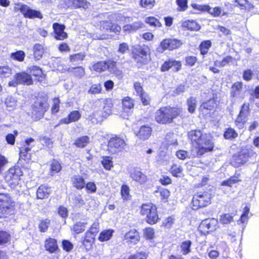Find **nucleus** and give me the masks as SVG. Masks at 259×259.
Wrapping results in <instances>:
<instances>
[{
    "label": "nucleus",
    "instance_id": "obj_1",
    "mask_svg": "<svg viewBox=\"0 0 259 259\" xmlns=\"http://www.w3.org/2000/svg\"><path fill=\"white\" fill-rule=\"evenodd\" d=\"M188 136L192 144L197 146V151L192 154L193 156L202 155L204 153L213 149V143L210 136L202 133L200 130H191L188 132Z\"/></svg>",
    "mask_w": 259,
    "mask_h": 259
},
{
    "label": "nucleus",
    "instance_id": "obj_40",
    "mask_svg": "<svg viewBox=\"0 0 259 259\" xmlns=\"http://www.w3.org/2000/svg\"><path fill=\"white\" fill-rule=\"evenodd\" d=\"M113 234V231L112 230H105L102 232L99 237V240L101 241H105L109 240Z\"/></svg>",
    "mask_w": 259,
    "mask_h": 259
},
{
    "label": "nucleus",
    "instance_id": "obj_59",
    "mask_svg": "<svg viewBox=\"0 0 259 259\" xmlns=\"http://www.w3.org/2000/svg\"><path fill=\"white\" fill-rule=\"evenodd\" d=\"M193 154V153L191 154V155H189V154L186 151L179 150L177 152L176 155L178 158L184 160L186 159L187 158H190L191 157H193L192 156Z\"/></svg>",
    "mask_w": 259,
    "mask_h": 259
},
{
    "label": "nucleus",
    "instance_id": "obj_64",
    "mask_svg": "<svg viewBox=\"0 0 259 259\" xmlns=\"http://www.w3.org/2000/svg\"><path fill=\"white\" fill-rule=\"evenodd\" d=\"M39 140L42 145L47 146L48 147H50L52 144L51 139L47 137L40 136L39 138Z\"/></svg>",
    "mask_w": 259,
    "mask_h": 259
},
{
    "label": "nucleus",
    "instance_id": "obj_52",
    "mask_svg": "<svg viewBox=\"0 0 259 259\" xmlns=\"http://www.w3.org/2000/svg\"><path fill=\"white\" fill-rule=\"evenodd\" d=\"M62 167L60 163L56 160H53L52 161L51 166V172L53 174L59 172L61 170Z\"/></svg>",
    "mask_w": 259,
    "mask_h": 259
},
{
    "label": "nucleus",
    "instance_id": "obj_3",
    "mask_svg": "<svg viewBox=\"0 0 259 259\" xmlns=\"http://www.w3.org/2000/svg\"><path fill=\"white\" fill-rule=\"evenodd\" d=\"M141 214L145 216L146 221L149 224H155L159 219L155 205L151 203L143 204L141 206Z\"/></svg>",
    "mask_w": 259,
    "mask_h": 259
},
{
    "label": "nucleus",
    "instance_id": "obj_48",
    "mask_svg": "<svg viewBox=\"0 0 259 259\" xmlns=\"http://www.w3.org/2000/svg\"><path fill=\"white\" fill-rule=\"evenodd\" d=\"M145 21L146 23L152 26L160 27L161 26V23L159 21V20L154 17H146L145 18Z\"/></svg>",
    "mask_w": 259,
    "mask_h": 259
},
{
    "label": "nucleus",
    "instance_id": "obj_35",
    "mask_svg": "<svg viewBox=\"0 0 259 259\" xmlns=\"http://www.w3.org/2000/svg\"><path fill=\"white\" fill-rule=\"evenodd\" d=\"M238 136V133L233 128L229 127L226 129L224 134V138L227 140H232L236 139Z\"/></svg>",
    "mask_w": 259,
    "mask_h": 259
},
{
    "label": "nucleus",
    "instance_id": "obj_15",
    "mask_svg": "<svg viewBox=\"0 0 259 259\" xmlns=\"http://www.w3.org/2000/svg\"><path fill=\"white\" fill-rule=\"evenodd\" d=\"M181 62L179 61H176L173 59H169L163 64L161 67V70L163 72L168 71L172 68L174 71L177 72L181 68Z\"/></svg>",
    "mask_w": 259,
    "mask_h": 259
},
{
    "label": "nucleus",
    "instance_id": "obj_5",
    "mask_svg": "<svg viewBox=\"0 0 259 259\" xmlns=\"http://www.w3.org/2000/svg\"><path fill=\"white\" fill-rule=\"evenodd\" d=\"M13 211V201L9 194H0V218L6 217Z\"/></svg>",
    "mask_w": 259,
    "mask_h": 259
},
{
    "label": "nucleus",
    "instance_id": "obj_30",
    "mask_svg": "<svg viewBox=\"0 0 259 259\" xmlns=\"http://www.w3.org/2000/svg\"><path fill=\"white\" fill-rule=\"evenodd\" d=\"M68 71L78 78H81L85 74V69L82 66L69 68Z\"/></svg>",
    "mask_w": 259,
    "mask_h": 259
},
{
    "label": "nucleus",
    "instance_id": "obj_6",
    "mask_svg": "<svg viewBox=\"0 0 259 259\" xmlns=\"http://www.w3.org/2000/svg\"><path fill=\"white\" fill-rule=\"evenodd\" d=\"M22 175V171L19 167H11L7 172L5 180L8 185L11 187L14 188L16 185H18L20 177Z\"/></svg>",
    "mask_w": 259,
    "mask_h": 259
},
{
    "label": "nucleus",
    "instance_id": "obj_62",
    "mask_svg": "<svg viewBox=\"0 0 259 259\" xmlns=\"http://www.w3.org/2000/svg\"><path fill=\"white\" fill-rule=\"evenodd\" d=\"M155 4V0H141L140 4L142 7L152 8Z\"/></svg>",
    "mask_w": 259,
    "mask_h": 259
},
{
    "label": "nucleus",
    "instance_id": "obj_49",
    "mask_svg": "<svg viewBox=\"0 0 259 259\" xmlns=\"http://www.w3.org/2000/svg\"><path fill=\"white\" fill-rule=\"evenodd\" d=\"M120 193L121 197L124 200H127L130 199V188L127 185H123L121 186Z\"/></svg>",
    "mask_w": 259,
    "mask_h": 259
},
{
    "label": "nucleus",
    "instance_id": "obj_29",
    "mask_svg": "<svg viewBox=\"0 0 259 259\" xmlns=\"http://www.w3.org/2000/svg\"><path fill=\"white\" fill-rule=\"evenodd\" d=\"M51 192V191L50 188L45 185H41L37 190V197L38 199H44L48 197Z\"/></svg>",
    "mask_w": 259,
    "mask_h": 259
},
{
    "label": "nucleus",
    "instance_id": "obj_36",
    "mask_svg": "<svg viewBox=\"0 0 259 259\" xmlns=\"http://www.w3.org/2000/svg\"><path fill=\"white\" fill-rule=\"evenodd\" d=\"M191 245L192 242L190 240H186L181 243L180 249L183 255H187L191 252Z\"/></svg>",
    "mask_w": 259,
    "mask_h": 259
},
{
    "label": "nucleus",
    "instance_id": "obj_46",
    "mask_svg": "<svg viewBox=\"0 0 259 259\" xmlns=\"http://www.w3.org/2000/svg\"><path fill=\"white\" fill-rule=\"evenodd\" d=\"M85 57L84 53H79L70 55L69 58L71 62L76 63L82 61Z\"/></svg>",
    "mask_w": 259,
    "mask_h": 259
},
{
    "label": "nucleus",
    "instance_id": "obj_13",
    "mask_svg": "<svg viewBox=\"0 0 259 259\" xmlns=\"http://www.w3.org/2000/svg\"><path fill=\"white\" fill-rule=\"evenodd\" d=\"M246 92L245 87H243L242 82H236L231 89V95L233 97L243 99Z\"/></svg>",
    "mask_w": 259,
    "mask_h": 259
},
{
    "label": "nucleus",
    "instance_id": "obj_60",
    "mask_svg": "<svg viewBox=\"0 0 259 259\" xmlns=\"http://www.w3.org/2000/svg\"><path fill=\"white\" fill-rule=\"evenodd\" d=\"M106 70L107 69L109 72L112 73L116 68V63L115 61L108 60L106 61Z\"/></svg>",
    "mask_w": 259,
    "mask_h": 259
},
{
    "label": "nucleus",
    "instance_id": "obj_12",
    "mask_svg": "<svg viewBox=\"0 0 259 259\" xmlns=\"http://www.w3.org/2000/svg\"><path fill=\"white\" fill-rule=\"evenodd\" d=\"M34 141V140L31 138L25 140V143L26 145H25L24 147H21L20 149V161H21L22 160H24L26 161H28L30 160L31 155L28 153V152L31 150V148L34 145H32L31 147L29 146Z\"/></svg>",
    "mask_w": 259,
    "mask_h": 259
},
{
    "label": "nucleus",
    "instance_id": "obj_61",
    "mask_svg": "<svg viewBox=\"0 0 259 259\" xmlns=\"http://www.w3.org/2000/svg\"><path fill=\"white\" fill-rule=\"evenodd\" d=\"M176 3L179 6V11H184L188 8L187 0H177Z\"/></svg>",
    "mask_w": 259,
    "mask_h": 259
},
{
    "label": "nucleus",
    "instance_id": "obj_7",
    "mask_svg": "<svg viewBox=\"0 0 259 259\" xmlns=\"http://www.w3.org/2000/svg\"><path fill=\"white\" fill-rule=\"evenodd\" d=\"M126 144L123 139L114 137L110 139L108 143V151L111 154H115L122 151Z\"/></svg>",
    "mask_w": 259,
    "mask_h": 259
},
{
    "label": "nucleus",
    "instance_id": "obj_44",
    "mask_svg": "<svg viewBox=\"0 0 259 259\" xmlns=\"http://www.w3.org/2000/svg\"><path fill=\"white\" fill-rule=\"evenodd\" d=\"M233 221V216L230 213L222 214L220 218V222L223 224H228Z\"/></svg>",
    "mask_w": 259,
    "mask_h": 259
},
{
    "label": "nucleus",
    "instance_id": "obj_31",
    "mask_svg": "<svg viewBox=\"0 0 259 259\" xmlns=\"http://www.w3.org/2000/svg\"><path fill=\"white\" fill-rule=\"evenodd\" d=\"M240 174H236L230 178L229 179L224 181L222 183V185L227 186L229 187H232L234 185L240 181Z\"/></svg>",
    "mask_w": 259,
    "mask_h": 259
},
{
    "label": "nucleus",
    "instance_id": "obj_63",
    "mask_svg": "<svg viewBox=\"0 0 259 259\" xmlns=\"http://www.w3.org/2000/svg\"><path fill=\"white\" fill-rule=\"evenodd\" d=\"M145 237L148 239H152L154 236V230L151 228H147L144 230Z\"/></svg>",
    "mask_w": 259,
    "mask_h": 259
},
{
    "label": "nucleus",
    "instance_id": "obj_16",
    "mask_svg": "<svg viewBox=\"0 0 259 259\" xmlns=\"http://www.w3.org/2000/svg\"><path fill=\"white\" fill-rule=\"evenodd\" d=\"M81 116V113L78 111L73 110L68 114L67 117L61 119L57 126L77 121L80 118Z\"/></svg>",
    "mask_w": 259,
    "mask_h": 259
},
{
    "label": "nucleus",
    "instance_id": "obj_20",
    "mask_svg": "<svg viewBox=\"0 0 259 259\" xmlns=\"http://www.w3.org/2000/svg\"><path fill=\"white\" fill-rule=\"evenodd\" d=\"M49 108V105L46 101H37L33 105V110L39 116H42Z\"/></svg>",
    "mask_w": 259,
    "mask_h": 259
},
{
    "label": "nucleus",
    "instance_id": "obj_53",
    "mask_svg": "<svg viewBox=\"0 0 259 259\" xmlns=\"http://www.w3.org/2000/svg\"><path fill=\"white\" fill-rule=\"evenodd\" d=\"M50 225V221L49 220L46 219L41 221L38 226L39 231L41 232H46L48 230Z\"/></svg>",
    "mask_w": 259,
    "mask_h": 259
},
{
    "label": "nucleus",
    "instance_id": "obj_11",
    "mask_svg": "<svg viewBox=\"0 0 259 259\" xmlns=\"http://www.w3.org/2000/svg\"><path fill=\"white\" fill-rule=\"evenodd\" d=\"M183 44L181 40L172 38H166L163 39L160 44V49L162 51L166 50H173L180 47Z\"/></svg>",
    "mask_w": 259,
    "mask_h": 259
},
{
    "label": "nucleus",
    "instance_id": "obj_39",
    "mask_svg": "<svg viewBox=\"0 0 259 259\" xmlns=\"http://www.w3.org/2000/svg\"><path fill=\"white\" fill-rule=\"evenodd\" d=\"M12 74V69L8 66H0V77L6 78Z\"/></svg>",
    "mask_w": 259,
    "mask_h": 259
},
{
    "label": "nucleus",
    "instance_id": "obj_51",
    "mask_svg": "<svg viewBox=\"0 0 259 259\" xmlns=\"http://www.w3.org/2000/svg\"><path fill=\"white\" fill-rule=\"evenodd\" d=\"M182 166L178 164H174L171 167V172L174 176L180 177L182 173Z\"/></svg>",
    "mask_w": 259,
    "mask_h": 259
},
{
    "label": "nucleus",
    "instance_id": "obj_37",
    "mask_svg": "<svg viewBox=\"0 0 259 259\" xmlns=\"http://www.w3.org/2000/svg\"><path fill=\"white\" fill-rule=\"evenodd\" d=\"M106 61H100L94 63L90 67L91 70H94L96 72H101L106 70Z\"/></svg>",
    "mask_w": 259,
    "mask_h": 259
},
{
    "label": "nucleus",
    "instance_id": "obj_24",
    "mask_svg": "<svg viewBox=\"0 0 259 259\" xmlns=\"http://www.w3.org/2000/svg\"><path fill=\"white\" fill-rule=\"evenodd\" d=\"M131 177L133 180L138 182L141 185L145 184L147 181V176L138 170H135L131 174Z\"/></svg>",
    "mask_w": 259,
    "mask_h": 259
},
{
    "label": "nucleus",
    "instance_id": "obj_18",
    "mask_svg": "<svg viewBox=\"0 0 259 259\" xmlns=\"http://www.w3.org/2000/svg\"><path fill=\"white\" fill-rule=\"evenodd\" d=\"M68 8L72 6L75 8L88 9L90 3L86 0H64Z\"/></svg>",
    "mask_w": 259,
    "mask_h": 259
},
{
    "label": "nucleus",
    "instance_id": "obj_4",
    "mask_svg": "<svg viewBox=\"0 0 259 259\" xmlns=\"http://www.w3.org/2000/svg\"><path fill=\"white\" fill-rule=\"evenodd\" d=\"M211 195L207 192H199L195 194L192 200V208L197 209L210 204Z\"/></svg>",
    "mask_w": 259,
    "mask_h": 259
},
{
    "label": "nucleus",
    "instance_id": "obj_32",
    "mask_svg": "<svg viewBox=\"0 0 259 259\" xmlns=\"http://www.w3.org/2000/svg\"><path fill=\"white\" fill-rule=\"evenodd\" d=\"M33 54L34 58L37 60H40L44 54V50L42 46L39 44H36L33 47Z\"/></svg>",
    "mask_w": 259,
    "mask_h": 259
},
{
    "label": "nucleus",
    "instance_id": "obj_50",
    "mask_svg": "<svg viewBox=\"0 0 259 259\" xmlns=\"http://www.w3.org/2000/svg\"><path fill=\"white\" fill-rule=\"evenodd\" d=\"M133 101L128 97L124 98L122 100V106L124 109H131L134 107Z\"/></svg>",
    "mask_w": 259,
    "mask_h": 259
},
{
    "label": "nucleus",
    "instance_id": "obj_58",
    "mask_svg": "<svg viewBox=\"0 0 259 259\" xmlns=\"http://www.w3.org/2000/svg\"><path fill=\"white\" fill-rule=\"evenodd\" d=\"M102 91V87L100 84H93L88 92L91 94H96L100 93Z\"/></svg>",
    "mask_w": 259,
    "mask_h": 259
},
{
    "label": "nucleus",
    "instance_id": "obj_28",
    "mask_svg": "<svg viewBox=\"0 0 259 259\" xmlns=\"http://www.w3.org/2000/svg\"><path fill=\"white\" fill-rule=\"evenodd\" d=\"M206 12L214 17H218L220 16H224L227 15L228 13L226 12H223L221 8L216 7L211 8L209 6H207Z\"/></svg>",
    "mask_w": 259,
    "mask_h": 259
},
{
    "label": "nucleus",
    "instance_id": "obj_8",
    "mask_svg": "<svg viewBox=\"0 0 259 259\" xmlns=\"http://www.w3.org/2000/svg\"><path fill=\"white\" fill-rule=\"evenodd\" d=\"M217 224L218 221L215 219H206L200 223L198 227V230L202 234L205 235L214 230Z\"/></svg>",
    "mask_w": 259,
    "mask_h": 259
},
{
    "label": "nucleus",
    "instance_id": "obj_38",
    "mask_svg": "<svg viewBox=\"0 0 259 259\" xmlns=\"http://www.w3.org/2000/svg\"><path fill=\"white\" fill-rule=\"evenodd\" d=\"M87 223L86 222H78L74 225L73 226V231L76 234H79L82 232H83L85 228Z\"/></svg>",
    "mask_w": 259,
    "mask_h": 259
},
{
    "label": "nucleus",
    "instance_id": "obj_43",
    "mask_svg": "<svg viewBox=\"0 0 259 259\" xmlns=\"http://www.w3.org/2000/svg\"><path fill=\"white\" fill-rule=\"evenodd\" d=\"M211 42L210 40H206L202 42L200 45V50L202 55L207 53L209 49L210 48Z\"/></svg>",
    "mask_w": 259,
    "mask_h": 259
},
{
    "label": "nucleus",
    "instance_id": "obj_41",
    "mask_svg": "<svg viewBox=\"0 0 259 259\" xmlns=\"http://www.w3.org/2000/svg\"><path fill=\"white\" fill-rule=\"evenodd\" d=\"M247 115L239 113L236 120H235V123L237 126L239 128H242L245 123H246Z\"/></svg>",
    "mask_w": 259,
    "mask_h": 259
},
{
    "label": "nucleus",
    "instance_id": "obj_19",
    "mask_svg": "<svg viewBox=\"0 0 259 259\" xmlns=\"http://www.w3.org/2000/svg\"><path fill=\"white\" fill-rule=\"evenodd\" d=\"M247 160V155L245 153L239 152L233 155L231 163L235 167H239Z\"/></svg>",
    "mask_w": 259,
    "mask_h": 259
},
{
    "label": "nucleus",
    "instance_id": "obj_17",
    "mask_svg": "<svg viewBox=\"0 0 259 259\" xmlns=\"http://www.w3.org/2000/svg\"><path fill=\"white\" fill-rule=\"evenodd\" d=\"M55 32V37L58 40H63L67 37V33L64 31L65 26L58 23H55L53 25Z\"/></svg>",
    "mask_w": 259,
    "mask_h": 259
},
{
    "label": "nucleus",
    "instance_id": "obj_54",
    "mask_svg": "<svg viewBox=\"0 0 259 259\" xmlns=\"http://www.w3.org/2000/svg\"><path fill=\"white\" fill-rule=\"evenodd\" d=\"M10 235L6 231H0V245L7 243L10 240Z\"/></svg>",
    "mask_w": 259,
    "mask_h": 259
},
{
    "label": "nucleus",
    "instance_id": "obj_21",
    "mask_svg": "<svg viewBox=\"0 0 259 259\" xmlns=\"http://www.w3.org/2000/svg\"><path fill=\"white\" fill-rule=\"evenodd\" d=\"M14 78L17 79L19 84H31L32 83L31 77L25 72L17 73L14 75Z\"/></svg>",
    "mask_w": 259,
    "mask_h": 259
},
{
    "label": "nucleus",
    "instance_id": "obj_47",
    "mask_svg": "<svg viewBox=\"0 0 259 259\" xmlns=\"http://www.w3.org/2000/svg\"><path fill=\"white\" fill-rule=\"evenodd\" d=\"M112 104L111 103H106L104 104L102 111L101 116L106 117L111 113Z\"/></svg>",
    "mask_w": 259,
    "mask_h": 259
},
{
    "label": "nucleus",
    "instance_id": "obj_27",
    "mask_svg": "<svg viewBox=\"0 0 259 259\" xmlns=\"http://www.w3.org/2000/svg\"><path fill=\"white\" fill-rule=\"evenodd\" d=\"M71 180L73 186L77 189L80 190L85 187V180L79 175L73 176L71 177Z\"/></svg>",
    "mask_w": 259,
    "mask_h": 259
},
{
    "label": "nucleus",
    "instance_id": "obj_9",
    "mask_svg": "<svg viewBox=\"0 0 259 259\" xmlns=\"http://www.w3.org/2000/svg\"><path fill=\"white\" fill-rule=\"evenodd\" d=\"M16 6L18 7L16 8L18 9L25 17L31 19L35 18H42V15L39 11L31 9L27 5L18 4H16Z\"/></svg>",
    "mask_w": 259,
    "mask_h": 259
},
{
    "label": "nucleus",
    "instance_id": "obj_33",
    "mask_svg": "<svg viewBox=\"0 0 259 259\" xmlns=\"http://www.w3.org/2000/svg\"><path fill=\"white\" fill-rule=\"evenodd\" d=\"M90 142V138L88 136H82L77 138L74 142V144L78 148L85 147Z\"/></svg>",
    "mask_w": 259,
    "mask_h": 259
},
{
    "label": "nucleus",
    "instance_id": "obj_10",
    "mask_svg": "<svg viewBox=\"0 0 259 259\" xmlns=\"http://www.w3.org/2000/svg\"><path fill=\"white\" fill-rule=\"evenodd\" d=\"M148 51L147 48L138 46L134 53L133 58L138 63L141 65L146 64L148 62Z\"/></svg>",
    "mask_w": 259,
    "mask_h": 259
},
{
    "label": "nucleus",
    "instance_id": "obj_23",
    "mask_svg": "<svg viewBox=\"0 0 259 259\" xmlns=\"http://www.w3.org/2000/svg\"><path fill=\"white\" fill-rule=\"evenodd\" d=\"M45 247L51 253H55L59 249L56 240L52 238L46 240Z\"/></svg>",
    "mask_w": 259,
    "mask_h": 259
},
{
    "label": "nucleus",
    "instance_id": "obj_14",
    "mask_svg": "<svg viewBox=\"0 0 259 259\" xmlns=\"http://www.w3.org/2000/svg\"><path fill=\"white\" fill-rule=\"evenodd\" d=\"M216 105V101L214 99H211L201 104L200 110L202 114L206 116H210L211 112L213 110Z\"/></svg>",
    "mask_w": 259,
    "mask_h": 259
},
{
    "label": "nucleus",
    "instance_id": "obj_25",
    "mask_svg": "<svg viewBox=\"0 0 259 259\" xmlns=\"http://www.w3.org/2000/svg\"><path fill=\"white\" fill-rule=\"evenodd\" d=\"M139 234L135 229L129 231L124 235V240L134 244L137 243L139 241Z\"/></svg>",
    "mask_w": 259,
    "mask_h": 259
},
{
    "label": "nucleus",
    "instance_id": "obj_42",
    "mask_svg": "<svg viewBox=\"0 0 259 259\" xmlns=\"http://www.w3.org/2000/svg\"><path fill=\"white\" fill-rule=\"evenodd\" d=\"M25 56V53L22 51H18L11 54L10 57L13 60L22 62L24 60Z\"/></svg>",
    "mask_w": 259,
    "mask_h": 259
},
{
    "label": "nucleus",
    "instance_id": "obj_34",
    "mask_svg": "<svg viewBox=\"0 0 259 259\" xmlns=\"http://www.w3.org/2000/svg\"><path fill=\"white\" fill-rule=\"evenodd\" d=\"M5 103L9 110H13L17 106V100L12 96H9L6 99Z\"/></svg>",
    "mask_w": 259,
    "mask_h": 259
},
{
    "label": "nucleus",
    "instance_id": "obj_45",
    "mask_svg": "<svg viewBox=\"0 0 259 259\" xmlns=\"http://www.w3.org/2000/svg\"><path fill=\"white\" fill-rule=\"evenodd\" d=\"M196 99L195 97H191L187 100V105L188 106V111L190 113H193L196 107Z\"/></svg>",
    "mask_w": 259,
    "mask_h": 259
},
{
    "label": "nucleus",
    "instance_id": "obj_2",
    "mask_svg": "<svg viewBox=\"0 0 259 259\" xmlns=\"http://www.w3.org/2000/svg\"><path fill=\"white\" fill-rule=\"evenodd\" d=\"M179 108L163 107L158 110L155 115L156 121L161 124L170 123L181 112Z\"/></svg>",
    "mask_w": 259,
    "mask_h": 259
},
{
    "label": "nucleus",
    "instance_id": "obj_22",
    "mask_svg": "<svg viewBox=\"0 0 259 259\" xmlns=\"http://www.w3.org/2000/svg\"><path fill=\"white\" fill-rule=\"evenodd\" d=\"M152 128L148 125L142 126L139 131L136 133V136L141 140H145L148 139L151 136Z\"/></svg>",
    "mask_w": 259,
    "mask_h": 259
},
{
    "label": "nucleus",
    "instance_id": "obj_55",
    "mask_svg": "<svg viewBox=\"0 0 259 259\" xmlns=\"http://www.w3.org/2000/svg\"><path fill=\"white\" fill-rule=\"evenodd\" d=\"M102 164L104 167L107 170H110L113 166L112 161L109 157L105 156L103 157Z\"/></svg>",
    "mask_w": 259,
    "mask_h": 259
},
{
    "label": "nucleus",
    "instance_id": "obj_26",
    "mask_svg": "<svg viewBox=\"0 0 259 259\" xmlns=\"http://www.w3.org/2000/svg\"><path fill=\"white\" fill-rule=\"evenodd\" d=\"M182 27L191 31H198L201 28L200 25L197 22L190 20L182 22Z\"/></svg>",
    "mask_w": 259,
    "mask_h": 259
},
{
    "label": "nucleus",
    "instance_id": "obj_57",
    "mask_svg": "<svg viewBox=\"0 0 259 259\" xmlns=\"http://www.w3.org/2000/svg\"><path fill=\"white\" fill-rule=\"evenodd\" d=\"M72 203L76 206L80 207L84 204V201L80 195H75L72 198Z\"/></svg>",
    "mask_w": 259,
    "mask_h": 259
},
{
    "label": "nucleus",
    "instance_id": "obj_56",
    "mask_svg": "<svg viewBox=\"0 0 259 259\" xmlns=\"http://www.w3.org/2000/svg\"><path fill=\"white\" fill-rule=\"evenodd\" d=\"M99 231V223H94L90 229V230L86 232L85 238L89 236L90 234L94 235Z\"/></svg>",
    "mask_w": 259,
    "mask_h": 259
}]
</instances>
